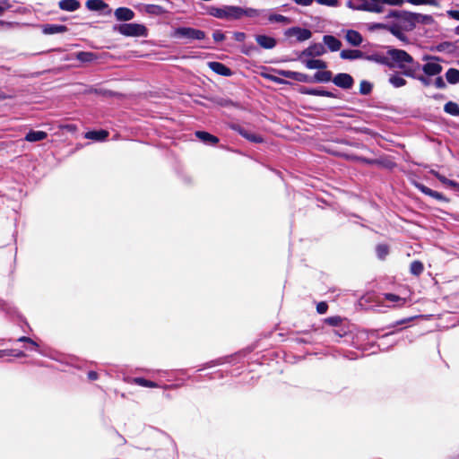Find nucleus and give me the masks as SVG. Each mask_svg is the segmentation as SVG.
Instances as JSON below:
<instances>
[{
  "label": "nucleus",
  "mask_w": 459,
  "mask_h": 459,
  "mask_svg": "<svg viewBox=\"0 0 459 459\" xmlns=\"http://www.w3.org/2000/svg\"><path fill=\"white\" fill-rule=\"evenodd\" d=\"M387 55L398 68L403 70V74L405 76L415 77V74L420 70V65L405 50L389 48Z\"/></svg>",
  "instance_id": "f257e3e1"
},
{
  "label": "nucleus",
  "mask_w": 459,
  "mask_h": 459,
  "mask_svg": "<svg viewBox=\"0 0 459 459\" xmlns=\"http://www.w3.org/2000/svg\"><path fill=\"white\" fill-rule=\"evenodd\" d=\"M208 13L218 19L239 20L240 6L224 5L222 7L212 6L208 10Z\"/></svg>",
  "instance_id": "f03ea898"
},
{
  "label": "nucleus",
  "mask_w": 459,
  "mask_h": 459,
  "mask_svg": "<svg viewBox=\"0 0 459 459\" xmlns=\"http://www.w3.org/2000/svg\"><path fill=\"white\" fill-rule=\"evenodd\" d=\"M171 37L177 39H186L187 41L203 40L206 34L204 30L191 27H178L172 33Z\"/></svg>",
  "instance_id": "7ed1b4c3"
},
{
  "label": "nucleus",
  "mask_w": 459,
  "mask_h": 459,
  "mask_svg": "<svg viewBox=\"0 0 459 459\" xmlns=\"http://www.w3.org/2000/svg\"><path fill=\"white\" fill-rule=\"evenodd\" d=\"M114 30L126 37H147L148 35L147 28L139 23H122L115 26Z\"/></svg>",
  "instance_id": "20e7f679"
},
{
  "label": "nucleus",
  "mask_w": 459,
  "mask_h": 459,
  "mask_svg": "<svg viewBox=\"0 0 459 459\" xmlns=\"http://www.w3.org/2000/svg\"><path fill=\"white\" fill-rule=\"evenodd\" d=\"M423 59L429 61L420 66L425 75L436 76L441 74L443 71V66L437 63L440 60L439 57L434 56H425Z\"/></svg>",
  "instance_id": "39448f33"
},
{
  "label": "nucleus",
  "mask_w": 459,
  "mask_h": 459,
  "mask_svg": "<svg viewBox=\"0 0 459 459\" xmlns=\"http://www.w3.org/2000/svg\"><path fill=\"white\" fill-rule=\"evenodd\" d=\"M333 82L341 89L350 90L353 87L354 79L350 74L339 73L333 77Z\"/></svg>",
  "instance_id": "423d86ee"
},
{
  "label": "nucleus",
  "mask_w": 459,
  "mask_h": 459,
  "mask_svg": "<svg viewBox=\"0 0 459 459\" xmlns=\"http://www.w3.org/2000/svg\"><path fill=\"white\" fill-rule=\"evenodd\" d=\"M346 5L352 10L366 11L369 13L379 10L375 6V4H372V1L370 0H349Z\"/></svg>",
  "instance_id": "0eeeda50"
},
{
  "label": "nucleus",
  "mask_w": 459,
  "mask_h": 459,
  "mask_svg": "<svg viewBox=\"0 0 459 459\" xmlns=\"http://www.w3.org/2000/svg\"><path fill=\"white\" fill-rule=\"evenodd\" d=\"M326 53V48L322 43H313L308 48L304 49L299 56V59L303 56L316 57L321 56Z\"/></svg>",
  "instance_id": "6e6552de"
},
{
  "label": "nucleus",
  "mask_w": 459,
  "mask_h": 459,
  "mask_svg": "<svg viewBox=\"0 0 459 459\" xmlns=\"http://www.w3.org/2000/svg\"><path fill=\"white\" fill-rule=\"evenodd\" d=\"M230 128L232 129L233 131L237 132L242 137H244L245 139L248 140L251 143H263V141H264V139L262 138L261 135L253 134V133L247 131V129H245L243 126H241L238 124H231V125H230Z\"/></svg>",
  "instance_id": "1a4fd4ad"
},
{
  "label": "nucleus",
  "mask_w": 459,
  "mask_h": 459,
  "mask_svg": "<svg viewBox=\"0 0 459 459\" xmlns=\"http://www.w3.org/2000/svg\"><path fill=\"white\" fill-rule=\"evenodd\" d=\"M396 24L401 26L405 31L413 30L417 25L415 20V13L404 11L402 14L399 23Z\"/></svg>",
  "instance_id": "9d476101"
},
{
  "label": "nucleus",
  "mask_w": 459,
  "mask_h": 459,
  "mask_svg": "<svg viewBox=\"0 0 459 459\" xmlns=\"http://www.w3.org/2000/svg\"><path fill=\"white\" fill-rule=\"evenodd\" d=\"M285 35L288 37L296 36L299 42H302L309 39L312 37L310 30L300 27H291L285 31Z\"/></svg>",
  "instance_id": "9b49d317"
},
{
  "label": "nucleus",
  "mask_w": 459,
  "mask_h": 459,
  "mask_svg": "<svg viewBox=\"0 0 459 459\" xmlns=\"http://www.w3.org/2000/svg\"><path fill=\"white\" fill-rule=\"evenodd\" d=\"M299 92L306 95H311V96H321V97H328V98H337V94H335L333 91H326L324 89H318V88H307V87H301L299 90Z\"/></svg>",
  "instance_id": "f8f14e48"
},
{
  "label": "nucleus",
  "mask_w": 459,
  "mask_h": 459,
  "mask_svg": "<svg viewBox=\"0 0 459 459\" xmlns=\"http://www.w3.org/2000/svg\"><path fill=\"white\" fill-rule=\"evenodd\" d=\"M255 39L256 43L264 49H273L277 45L275 38L265 34H257Z\"/></svg>",
  "instance_id": "ddd939ff"
},
{
  "label": "nucleus",
  "mask_w": 459,
  "mask_h": 459,
  "mask_svg": "<svg viewBox=\"0 0 459 459\" xmlns=\"http://www.w3.org/2000/svg\"><path fill=\"white\" fill-rule=\"evenodd\" d=\"M208 67L213 73H215L219 75H222V76H226V77L232 75L231 69L221 62H217V61L209 62Z\"/></svg>",
  "instance_id": "4468645a"
},
{
  "label": "nucleus",
  "mask_w": 459,
  "mask_h": 459,
  "mask_svg": "<svg viewBox=\"0 0 459 459\" xmlns=\"http://www.w3.org/2000/svg\"><path fill=\"white\" fill-rule=\"evenodd\" d=\"M114 15L117 21L128 22L134 18V13L128 7H118L115 10Z\"/></svg>",
  "instance_id": "2eb2a0df"
},
{
  "label": "nucleus",
  "mask_w": 459,
  "mask_h": 459,
  "mask_svg": "<svg viewBox=\"0 0 459 459\" xmlns=\"http://www.w3.org/2000/svg\"><path fill=\"white\" fill-rule=\"evenodd\" d=\"M323 44L332 52L340 50L342 47L341 40L333 35H325L323 37Z\"/></svg>",
  "instance_id": "dca6fc26"
},
{
  "label": "nucleus",
  "mask_w": 459,
  "mask_h": 459,
  "mask_svg": "<svg viewBox=\"0 0 459 459\" xmlns=\"http://www.w3.org/2000/svg\"><path fill=\"white\" fill-rule=\"evenodd\" d=\"M210 100L219 106V107H222V108H238L239 105L236 102H234L233 100H231L230 99H229L228 97H225V96H213L210 99Z\"/></svg>",
  "instance_id": "f3484780"
},
{
  "label": "nucleus",
  "mask_w": 459,
  "mask_h": 459,
  "mask_svg": "<svg viewBox=\"0 0 459 459\" xmlns=\"http://www.w3.org/2000/svg\"><path fill=\"white\" fill-rule=\"evenodd\" d=\"M345 39L353 47H359L363 41L362 35L355 30H348L345 34Z\"/></svg>",
  "instance_id": "a211bd4d"
},
{
  "label": "nucleus",
  "mask_w": 459,
  "mask_h": 459,
  "mask_svg": "<svg viewBox=\"0 0 459 459\" xmlns=\"http://www.w3.org/2000/svg\"><path fill=\"white\" fill-rule=\"evenodd\" d=\"M340 57L345 60H356L365 58V54L359 49H342Z\"/></svg>",
  "instance_id": "6ab92c4d"
},
{
  "label": "nucleus",
  "mask_w": 459,
  "mask_h": 459,
  "mask_svg": "<svg viewBox=\"0 0 459 459\" xmlns=\"http://www.w3.org/2000/svg\"><path fill=\"white\" fill-rule=\"evenodd\" d=\"M307 69L324 70L327 67V63L321 59H300Z\"/></svg>",
  "instance_id": "aec40b11"
},
{
  "label": "nucleus",
  "mask_w": 459,
  "mask_h": 459,
  "mask_svg": "<svg viewBox=\"0 0 459 459\" xmlns=\"http://www.w3.org/2000/svg\"><path fill=\"white\" fill-rule=\"evenodd\" d=\"M195 136L203 143L209 145H215L219 143V138L205 131H196Z\"/></svg>",
  "instance_id": "412c9836"
},
{
  "label": "nucleus",
  "mask_w": 459,
  "mask_h": 459,
  "mask_svg": "<svg viewBox=\"0 0 459 459\" xmlns=\"http://www.w3.org/2000/svg\"><path fill=\"white\" fill-rule=\"evenodd\" d=\"M313 78V82L318 83H326L329 82H333V73L329 70L317 71L315 73Z\"/></svg>",
  "instance_id": "4be33fe9"
},
{
  "label": "nucleus",
  "mask_w": 459,
  "mask_h": 459,
  "mask_svg": "<svg viewBox=\"0 0 459 459\" xmlns=\"http://www.w3.org/2000/svg\"><path fill=\"white\" fill-rule=\"evenodd\" d=\"M58 6L63 11L74 12L80 8L81 4L78 0H60Z\"/></svg>",
  "instance_id": "5701e85b"
},
{
  "label": "nucleus",
  "mask_w": 459,
  "mask_h": 459,
  "mask_svg": "<svg viewBox=\"0 0 459 459\" xmlns=\"http://www.w3.org/2000/svg\"><path fill=\"white\" fill-rule=\"evenodd\" d=\"M108 136V132L106 130H93L89 131L85 134V138L97 141V142H102L106 140Z\"/></svg>",
  "instance_id": "b1692460"
},
{
  "label": "nucleus",
  "mask_w": 459,
  "mask_h": 459,
  "mask_svg": "<svg viewBox=\"0 0 459 459\" xmlns=\"http://www.w3.org/2000/svg\"><path fill=\"white\" fill-rule=\"evenodd\" d=\"M47 137H48V134L44 131L30 130L26 134L24 139L27 142L34 143V142H39V141L45 140Z\"/></svg>",
  "instance_id": "393cba45"
},
{
  "label": "nucleus",
  "mask_w": 459,
  "mask_h": 459,
  "mask_svg": "<svg viewBox=\"0 0 459 459\" xmlns=\"http://www.w3.org/2000/svg\"><path fill=\"white\" fill-rule=\"evenodd\" d=\"M42 30L45 34L52 35L65 32L67 30V28L65 25L61 24H46L43 26Z\"/></svg>",
  "instance_id": "a878e982"
},
{
  "label": "nucleus",
  "mask_w": 459,
  "mask_h": 459,
  "mask_svg": "<svg viewBox=\"0 0 459 459\" xmlns=\"http://www.w3.org/2000/svg\"><path fill=\"white\" fill-rule=\"evenodd\" d=\"M86 7L91 11L101 12L108 8V4L103 0H88Z\"/></svg>",
  "instance_id": "bb28decb"
},
{
  "label": "nucleus",
  "mask_w": 459,
  "mask_h": 459,
  "mask_svg": "<svg viewBox=\"0 0 459 459\" xmlns=\"http://www.w3.org/2000/svg\"><path fill=\"white\" fill-rule=\"evenodd\" d=\"M387 30L401 41H407V36L403 32V29L396 23L389 25Z\"/></svg>",
  "instance_id": "cd10ccee"
},
{
  "label": "nucleus",
  "mask_w": 459,
  "mask_h": 459,
  "mask_svg": "<svg viewBox=\"0 0 459 459\" xmlns=\"http://www.w3.org/2000/svg\"><path fill=\"white\" fill-rule=\"evenodd\" d=\"M130 382L143 387L157 388L160 386L156 382L140 377L132 378Z\"/></svg>",
  "instance_id": "c85d7f7f"
},
{
  "label": "nucleus",
  "mask_w": 459,
  "mask_h": 459,
  "mask_svg": "<svg viewBox=\"0 0 459 459\" xmlns=\"http://www.w3.org/2000/svg\"><path fill=\"white\" fill-rule=\"evenodd\" d=\"M388 82L394 88H400L406 84V80L399 73L391 74Z\"/></svg>",
  "instance_id": "c756f323"
},
{
  "label": "nucleus",
  "mask_w": 459,
  "mask_h": 459,
  "mask_svg": "<svg viewBox=\"0 0 459 459\" xmlns=\"http://www.w3.org/2000/svg\"><path fill=\"white\" fill-rule=\"evenodd\" d=\"M264 13H265V10L240 7V19L243 16H247L249 18L258 17V16L262 15Z\"/></svg>",
  "instance_id": "7c9ffc66"
},
{
  "label": "nucleus",
  "mask_w": 459,
  "mask_h": 459,
  "mask_svg": "<svg viewBox=\"0 0 459 459\" xmlns=\"http://www.w3.org/2000/svg\"><path fill=\"white\" fill-rule=\"evenodd\" d=\"M144 10L152 15H163L168 13L164 7L159 4H146Z\"/></svg>",
  "instance_id": "2f4dec72"
},
{
  "label": "nucleus",
  "mask_w": 459,
  "mask_h": 459,
  "mask_svg": "<svg viewBox=\"0 0 459 459\" xmlns=\"http://www.w3.org/2000/svg\"><path fill=\"white\" fill-rule=\"evenodd\" d=\"M97 58L96 54L88 51H80L76 53V59L82 63H90Z\"/></svg>",
  "instance_id": "473e14b6"
},
{
  "label": "nucleus",
  "mask_w": 459,
  "mask_h": 459,
  "mask_svg": "<svg viewBox=\"0 0 459 459\" xmlns=\"http://www.w3.org/2000/svg\"><path fill=\"white\" fill-rule=\"evenodd\" d=\"M365 59H367L368 61H373V62H376V63H378L381 65H385L390 67L394 66V65L389 63L388 58L386 56H384L379 54H372V55L365 56Z\"/></svg>",
  "instance_id": "72a5a7b5"
},
{
  "label": "nucleus",
  "mask_w": 459,
  "mask_h": 459,
  "mask_svg": "<svg viewBox=\"0 0 459 459\" xmlns=\"http://www.w3.org/2000/svg\"><path fill=\"white\" fill-rule=\"evenodd\" d=\"M446 79L450 84H456L459 82V70L455 68H449L446 73Z\"/></svg>",
  "instance_id": "f704fd0d"
},
{
  "label": "nucleus",
  "mask_w": 459,
  "mask_h": 459,
  "mask_svg": "<svg viewBox=\"0 0 459 459\" xmlns=\"http://www.w3.org/2000/svg\"><path fill=\"white\" fill-rule=\"evenodd\" d=\"M416 24L431 25L434 23V18L429 14H421L415 13Z\"/></svg>",
  "instance_id": "c9c22d12"
},
{
  "label": "nucleus",
  "mask_w": 459,
  "mask_h": 459,
  "mask_svg": "<svg viewBox=\"0 0 459 459\" xmlns=\"http://www.w3.org/2000/svg\"><path fill=\"white\" fill-rule=\"evenodd\" d=\"M444 111L452 116H459V106L454 101H448L444 106Z\"/></svg>",
  "instance_id": "e433bc0d"
},
{
  "label": "nucleus",
  "mask_w": 459,
  "mask_h": 459,
  "mask_svg": "<svg viewBox=\"0 0 459 459\" xmlns=\"http://www.w3.org/2000/svg\"><path fill=\"white\" fill-rule=\"evenodd\" d=\"M424 271L423 264L420 261L415 260L410 265V272L415 276L420 275Z\"/></svg>",
  "instance_id": "4c0bfd02"
},
{
  "label": "nucleus",
  "mask_w": 459,
  "mask_h": 459,
  "mask_svg": "<svg viewBox=\"0 0 459 459\" xmlns=\"http://www.w3.org/2000/svg\"><path fill=\"white\" fill-rule=\"evenodd\" d=\"M377 256L384 260L389 253V247L385 244H378L376 247Z\"/></svg>",
  "instance_id": "58836bf2"
},
{
  "label": "nucleus",
  "mask_w": 459,
  "mask_h": 459,
  "mask_svg": "<svg viewBox=\"0 0 459 459\" xmlns=\"http://www.w3.org/2000/svg\"><path fill=\"white\" fill-rule=\"evenodd\" d=\"M372 89H373V84L368 82V81H366V80H363L360 82V84H359V93L361 95H368L371 93L372 91Z\"/></svg>",
  "instance_id": "ea45409f"
},
{
  "label": "nucleus",
  "mask_w": 459,
  "mask_h": 459,
  "mask_svg": "<svg viewBox=\"0 0 459 459\" xmlns=\"http://www.w3.org/2000/svg\"><path fill=\"white\" fill-rule=\"evenodd\" d=\"M268 20L270 22L290 23V19L281 14L272 13L268 16Z\"/></svg>",
  "instance_id": "a19ab883"
},
{
  "label": "nucleus",
  "mask_w": 459,
  "mask_h": 459,
  "mask_svg": "<svg viewBox=\"0 0 459 459\" xmlns=\"http://www.w3.org/2000/svg\"><path fill=\"white\" fill-rule=\"evenodd\" d=\"M275 72L277 74H279L282 77L296 81V76H297L298 72L290 71V70H276Z\"/></svg>",
  "instance_id": "79ce46f5"
},
{
  "label": "nucleus",
  "mask_w": 459,
  "mask_h": 459,
  "mask_svg": "<svg viewBox=\"0 0 459 459\" xmlns=\"http://www.w3.org/2000/svg\"><path fill=\"white\" fill-rule=\"evenodd\" d=\"M415 187L420 191L422 194L426 195H429L431 197L433 192L435 190H432L431 188L426 186L425 185L421 184V183H415L414 184Z\"/></svg>",
  "instance_id": "37998d69"
},
{
  "label": "nucleus",
  "mask_w": 459,
  "mask_h": 459,
  "mask_svg": "<svg viewBox=\"0 0 459 459\" xmlns=\"http://www.w3.org/2000/svg\"><path fill=\"white\" fill-rule=\"evenodd\" d=\"M411 4L420 5V4H429V5H437V0H407Z\"/></svg>",
  "instance_id": "c03bdc74"
},
{
  "label": "nucleus",
  "mask_w": 459,
  "mask_h": 459,
  "mask_svg": "<svg viewBox=\"0 0 459 459\" xmlns=\"http://www.w3.org/2000/svg\"><path fill=\"white\" fill-rule=\"evenodd\" d=\"M403 10H390L389 13L386 14L385 18H394L397 20V23H399L402 14L403 13Z\"/></svg>",
  "instance_id": "a18cd8bd"
},
{
  "label": "nucleus",
  "mask_w": 459,
  "mask_h": 459,
  "mask_svg": "<svg viewBox=\"0 0 459 459\" xmlns=\"http://www.w3.org/2000/svg\"><path fill=\"white\" fill-rule=\"evenodd\" d=\"M296 81L299 82L312 83L313 78L303 73H297Z\"/></svg>",
  "instance_id": "49530a36"
},
{
  "label": "nucleus",
  "mask_w": 459,
  "mask_h": 459,
  "mask_svg": "<svg viewBox=\"0 0 459 459\" xmlns=\"http://www.w3.org/2000/svg\"><path fill=\"white\" fill-rule=\"evenodd\" d=\"M325 321L329 325L338 326L342 323V319L341 316H335L327 317Z\"/></svg>",
  "instance_id": "de8ad7c7"
},
{
  "label": "nucleus",
  "mask_w": 459,
  "mask_h": 459,
  "mask_svg": "<svg viewBox=\"0 0 459 459\" xmlns=\"http://www.w3.org/2000/svg\"><path fill=\"white\" fill-rule=\"evenodd\" d=\"M389 25L387 24H385V23H380V22H372V23H368V29L371 31H374V30H380V29H384V30H387V27Z\"/></svg>",
  "instance_id": "09e8293b"
},
{
  "label": "nucleus",
  "mask_w": 459,
  "mask_h": 459,
  "mask_svg": "<svg viewBox=\"0 0 459 459\" xmlns=\"http://www.w3.org/2000/svg\"><path fill=\"white\" fill-rule=\"evenodd\" d=\"M264 77L275 83H278V84H290V82H288L284 79H281L278 76H275V75L264 74Z\"/></svg>",
  "instance_id": "8fccbe9b"
},
{
  "label": "nucleus",
  "mask_w": 459,
  "mask_h": 459,
  "mask_svg": "<svg viewBox=\"0 0 459 459\" xmlns=\"http://www.w3.org/2000/svg\"><path fill=\"white\" fill-rule=\"evenodd\" d=\"M352 160L361 162L363 164H367V165H373V164L377 163L376 160H372V159H368V158L361 157V156H354V157H352Z\"/></svg>",
  "instance_id": "3c124183"
},
{
  "label": "nucleus",
  "mask_w": 459,
  "mask_h": 459,
  "mask_svg": "<svg viewBox=\"0 0 459 459\" xmlns=\"http://www.w3.org/2000/svg\"><path fill=\"white\" fill-rule=\"evenodd\" d=\"M430 76L427 75H416L413 77L414 79H417L420 81L424 86L428 87L432 83V80L429 78Z\"/></svg>",
  "instance_id": "603ef678"
},
{
  "label": "nucleus",
  "mask_w": 459,
  "mask_h": 459,
  "mask_svg": "<svg viewBox=\"0 0 459 459\" xmlns=\"http://www.w3.org/2000/svg\"><path fill=\"white\" fill-rule=\"evenodd\" d=\"M328 305L325 301H321L316 305V311L320 315H324L327 312Z\"/></svg>",
  "instance_id": "864d4df0"
},
{
  "label": "nucleus",
  "mask_w": 459,
  "mask_h": 459,
  "mask_svg": "<svg viewBox=\"0 0 459 459\" xmlns=\"http://www.w3.org/2000/svg\"><path fill=\"white\" fill-rule=\"evenodd\" d=\"M434 85L437 89H445L446 87V84L442 76L436 77L434 80Z\"/></svg>",
  "instance_id": "5fc2aeb1"
},
{
  "label": "nucleus",
  "mask_w": 459,
  "mask_h": 459,
  "mask_svg": "<svg viewBox=\"0 0 459 459\" xmlns=\"http://www.w3.org/2000/svg\"><path fill=\"white\" fill-rule=\"evenodd\" d=\"M212 38L216 42H221L225 39V34L221 30H215L212 33Z\"/></svg>",
  "instance_id": "6e6d98bb"
},
{
  "label": "nucleus",
  "mask_w": 459,
  "mask_h": 459,
  "mask_svg": "<svg viewBox=\"0 0 459 459\" xmlns=\"http://www.w3.org/2000/svg\"><path fill=\"white\" fill-rule=\"evenodd\" d=\"M431 197L437 201L446 202V203L449 202V199L447 197H446L443 194H441L437 191H434Z\"/></svg>",
  "instance_id": "4d7b16f0"
},
{
  "label": "nucleus",
  "mask_w": 459,
  "mask_h": 459,
  "mask_svg": "<svg viewBox=\"0 0 459 459\" xmlns=\"http://www.w3.org/2000/svg\"><path fill=\"white\" fill-rule=\"evenodd\" d=\"M316 3L322 5L326 6H336L338 4V0H316Z\"/></svg>",
  "instance_id": "13d9d810"
},
{
  "label": "nucleus",
  "mask_w": 459,
  "mask_h": 459,
  "mask_svg": "<svg viewBox=\"0 0 459 459\" xmlns=\"http://www.w3.org/2000/svg\"><path fill=\"white\" fill-rule=\"evenodd\" d=\"M222 363V360L220 359H216V360H211L207 363H205L204 365V367L202 368L199 369V371L204 369V368H212V367H214V366H217V365H221Z\"/></svg>",
  "instance_id": "bf43d9fd"
},
{
  "label": "nucleus",
  "mask_w": 459,
  "mask_h": 459,
  "mask_svg": "<svg viewBox=\"0 0 459 459\" xmlns=\"http://www.w3.org/2000/svg\"><path fill=\"white\" fill-rule=\"evenodd\" d=\"M385 296V299L390 302H397L402 299L398 295L393 293H386Z\"/></svg>",
  "instance_id": "052dcab7"
},
{
  "label": "nucleus",
  "mask_w": 459,
  "mask_h": 459,
  "mask_svg": "<svg viewBox=\"0 0 459 459\" xmlns=\"http://www.w3.org/2000/svg\"><path fill=\"white\" fill-rule=\"evenodd\" d=\"M446 14L449 18L459 21V11L458 10H448Z\"/></svg>",
  "instance_id": "680f3d73"
},
{
  "label": "nucleus",
  "mask_w": 459,
  "mask_h": 459,
  "mask_svg": "<svg viewBox=\"0 0 459 459\" xmlns=\"http://www.w3.org/2000/svg\"><path fill=\"white\" fill-rule=\"evenodd\" d=\"M10 4L9 3L7 2V0H2L0 2V16L3 15V13L10 8Z\"/></svg>",
  "instance_id": "e2e57ef3"
},
{
  "label": "nucleus",
  "mask_w": 459,
  "mask_h": 459,
  "mask_svg": "<svg viewBox=\"0 0 459 459\" xmlns=\"http://www.w3.org/2000/svg\"><path fill=\"white\" fill-rule=\"evenodd\" d=\"M18 342H28V343H30L31 345L35 346V347H38V343L36 342H34L31 338L30 337H27V336H22L18 339Z\"/></svg>",
  "instance_id": "0e129e2a"
},
{
  "label": "nucleus",
  "mask_w": 459,
  "mask_h": 459,
  "mask_svg": "<svg viewBox=\"0 0 459 459\" xmlns=\"http://www.w3.org/2000/svg\"><path fill=\"white\" fill-rule=\"evenodd\" d=\"M411 319H412V317L403 318L402 320L396 321L394 324L390 325L387 328H392V327H395V326L406 324V323L410 322Z\"/></svg>",
  "instance_id": "69168bd1"
},
{
  "label": "nucleus",
  "mask_w": 459,
  "mask_h": 459,
  "mask_svg": "<svg viewBox=\"0 0 459 459\" xmlns=\"http://www.w3.org/2000/svg\"><path fill=\"white\" fill-rule=\"evenodd\" d=\"M234 39L238 42H242L245 40L246 39V34L244 32H239V31H237V32H234Z\"/></svg>",
  "instance_id": "338daca9"
},
{
  "label": "nucleus",
  "mask_w": 459,
  "mask_h": 459,
  "mask_svg": "<svg viewBox=\"0 0 459 459\" xmlns=\"http://www.w3.org/2000/svg\"><path fill=\"white\" fill-rule=\"evenodd\" d=\"M314 0H293V2L300 6H309L312 4Z\"/></svg>",
  "instance_id": "774afa93"
}]
</instances>
